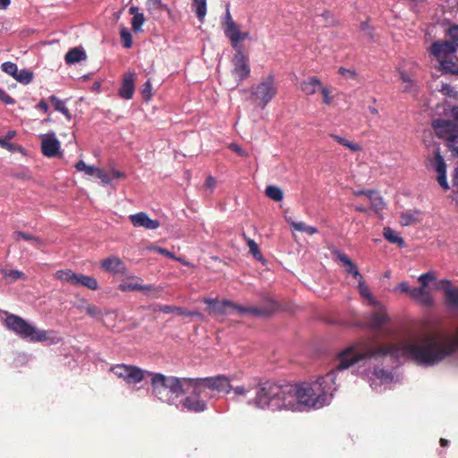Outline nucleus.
<instances>
[{"instance_id": "obj_13", "label": "nucleus", "mask_w": 458, "mask_h": 458, "mask_svg": "<svg viewBox=\"0 0 458 458\" xmlns=\"http://www.w3.org/2000/svg\"><path fill=\"white\" fill-rule=\"evenodd\" d=\"M401 293H405L422 305L428 306L432 303L430 288H399Z\"/></svg>"}, {"instance_id": "obj_5", "label": "nucleus", "mask_w": 458, "mask_h": 458, "mask_svg": "<svg viewBox=\"0 0 458 458\" xmlns=\"http://www.w3.org/2000/svg\"><path fill=\"white\" fill-rule=\"evenodd\" d=\"M359 289L363 301H366L374 308L367 321V327L372 330L380 331L383 326L389 321V317L386 314L385 307L373 297L370 288Z\"/></svg>"}, {"instance_id": "obj_33", "label": "nucleus", "mask_w": 458, "mask_h": 458, "mask_svg": "<svg viewBox=\"0 0 458 458\" xmlns=\"http://www.w3.org/2000/svg\"><path fill=\"white\" fill-rule=\"evenodd\" d=\"M2 275L5 278V284H13L19 278H24L22 272L18 270H2Z\"/></svg>"}, {"instance_id": "obj_11", "label": "nucleus", "mask_w": 458, "mask_h": 458, "mask_svg": "<svg viewBox=\"0 0 458 458\" xmlns=\"http://www.w3.org/2000/svg\"><path fill=\"white\" fill-rule=\"evenodd\" d=\"M248 62V56L243 53V49L237 50L233 58V72L241 81L248 78L250 75V69Z\"/></svg>"}, {"instance_id": "obj_48", "label": "nucleus", "mask_w": 458, "mask_h": 458, "mask_svg": "<svg viewBox=\"0 0 458 458\" xmlns=\"http://www.w3.org/2000/svg\"><path fill=\"white\" fill-rule=\"evenodd\" d=\"M229 148L233 151H234L235 153H237L239 156L241 157H249V154L243 150L238 144L236 143H231L229 145Z\"/></svg>"}, {"instance_id": "obj_19", "label": "nucleus", "mask_w": 458, "mask_h": 458, "mask_svg": "<svg viewBox=\"0 0 458 458\" xmlns=\"http://www.w3.org/2000/svg\"><path fill=\"white\" fill-rule=\"evenodd\" d=\"M435 169L437 173V180L439 183V185L445 190L449 189V185L446 181V165L444 161V158L440 155V153L437 151L435 153Z\"/></svg>"}, {"instance_id": "obj_41", "label": "nucleus", "mask_w": 458, "mask_h": 458, "mask_svg": "<svg viewBox=\"0 0 458 458\" xmlns=\"http://www.w3.org/2000/svg\"><path fill=\"white\" fill-rule=\"evenodd\" d=\"M85 311L92 318H96L98 319L102 318L101 310L92 304H86Z\"/></svg>"}, {"instance_id": "obj_50", "label": "nucleus", "mask_w": 458, "mask_h": 458, "mask_svg": "<svg viewBox=\"0 0 458 458\" xmlns=\"http://www.w3.org/2000/svg\"><path fill=\"white\" fill-rule=\"evenodd\" d=\"M148 249L151 250H155L160 254L165 255L171 259H174V254L164 248L157 247V246H149V247H148Z\"/></svg>"}, {"instance_id": "obj_54", "label": "nucleus", "mask_w": 458, "mask_h": 458, "mask_svg": "<svg viewBox=\"0 0 458 458\" xmlns=\"http://www.w3.org/2000/svg\"><path fill=\"white\" fill-rule=\"evenodd\" d=\"M216 184V181L213 176H208L205 182V188L210 190V191H213L215 186Z\"/></svg>"}, {"instance_id": "obj_22", "label": "nucleus", "mask_w": 458, "mask_h": 458, "mask_svg": "<svg viewBox=\"0 0 458 458\" xmlns=\"http://www.w3.org/2000/svg\"><path fill=\"white\" fill-rule=\"evenodd\" d=\"M337 259L339 261L343 263V265L346 268V272L348 274H351L358 280L359 286H362L363 282L361 281L362 276L360 274L358 267L352 261V259L347 257L344 253L337 252Z\"/></svg>"}, {"instance_id": "obj_51", "label": "nucleus", "mask_w": 458, "mask_h": 458, "mask_svg": "<svg viewBox=\"0 0 458 458\" xmlns=\"http://www.w3.org/2000/svg\"><path fill=\"white\" fill-rule=\"evenodd\" d=\"M0 100L7 105L14 103V100L2 89H0Z\"/></svg>"}, {"instance_id": "obj_37", "label": "nucleus", "mask_w": 458, "mask_h": 458, "mask_svg": "<svg viewBox=\"0 0 458 458\" xmlns=\"http://www.w3.org/2000/svg\"><path fill=\"white\" fill-rule=\"evenodd\" d=\"M2 70L12 77H16L18 67L12 62H5L2 64Z\"/></svg>"}, {"instance_id": "obj_18", "label": "nucleus", "mask_w": 458, "mask_h": 458, "mask_svg": "<svg viewBox=\"0 0 458 458\" xmlns=\"http://www.w3.org/2000/svg\"><path fill=\"white\" fill-rule=\"evenodd\" d=\"M418 282L420 283V286H428L429 284H437V286H452L454 284L446 278L437 281V274L434 270L422 274L418 278Z\"/></svg>"}, {"instance_id": "obj_14", "label": "nucleus", "mask_w": 458, "mask_h": 458, "mask_svg": "<svg viewBox=\"0 0 458 458\" xmlns=\"http://www.w3.org/2000/svg\"><path fill=\"white\" fill-rule=\"evenodd\" d=\"M431 54L439 61L446 59L449 55H453L456 49L450 41H436L431 45Z\"/></svg>"}, {"instance_id": "obj_15", "label": "nucleus", "mask_w": 458, "mask_h": 458, "mask_svg": "<svg viewBox=\"0 0 458 458\" xmlns=\"http://www.w3.org/2000/svg\"><path fill=\"white\" fill-rule=\"evenodd\" d=\"M129 219L134 227H143L147 230H155L160 225L158 220L151 219L145 212L131 215Z\"/></svg>"}, {"instance_id": "obj_46", "label": "nucleus", "mask_w": 458, "mask_h": 458, "mask_svg": "<svg viewBox=\"0 0 458 458\" xmlns=\"http://www.w3.org/2000/svg\"><path fill=\"white\" fill-rule=\"evenodd\" d=\"M448 146L458 156V133L452 134V137H449Z\"/></svg>"}, {"instance_id": "obj_40", "label": "nucleus", "mask_w": 458, "mask_h": 458, "mask_svg": "<svg viewBox=\"0 0 458 458\" xmlns=\"http://www.w3.org/2000/svg\"><path fill=\"white\" fill-rule=\"evenodd\" d=\"M440 63V69L446 72H451L453 73L458 72V70L455 69L456 66L454 63L451 61H446V59L439 60Z\"/></svg>"}, {"instance_id": "obj_4", "label": "nucleus", "mask_w": 458, "mask_h": 458, "mask_svg": "<svg viewBox=\"0 0 458 458\" xmlns=\"http://www.w3.org/2000/svg\"><path fill=\"white\" fill-rule=\"evenodd\" d=\"M4 326L14 334L30 342H46L50 339L48 332L38 330L22 318L6 313Z\"/></svg>"}, {"instance_id": "obj_25", "label": "nucleus", "mask_w": 458, "mask_h": 458, "mask_svg": "<svg viewBox=\"0 0 458 458\" xmlns=\"http://www.w3.org/2000/svg\"><path fill=\"white\" fill-rule=\"evenodd\" d=\"M86 57V53L81 48L74 47L65 55V61L67 64H72L85 60Z\"/></svg>"}, {"instance_id": "obj_53", "label": "nucleus", "mask_w": 458, "mask_h": 458, "mask_svg": "<svg viewBox=\"0 0 458 458\" xmlns=\"http://www.w3.org/2000/svg\"><path fill=\"white\" fill-rule=\"evenodd\" d=\"M374 375L378 378H389L390 373L383 369H375Z\"/></svg>"}, {"instance_id": "obj_7", "label": "nucleus", "mask_w": 458, "mask_h": 458, "mask_svg": "<svg viewBox=\"0 0 458 458\" xmlns=\"http://www.w3.org/2000/svg\"><path fill=\"white\" fill-rule=\"evenodd\" d=\"M205 388H209L216 391H226L227 393H229L231 391V388H233V386L230 384L229 378L224 375L193 378L194 394H202Z\"/></svg>"}, {"instance_id": "obj_3", "label": "nucleus", "mask_w": 458, "mask_h": 458, "mask_svg": "<svg viewBox=\"0 0 458 458\" xmlns=\"http://www.w3.org/2000/svg\"><path fill=\"white\" fill-rule=\"evenodd\" d=\"M203 301L208 305V311L210 314L216 315L237 313L240 315L266 318L280 309L279 304L274 301H268L263 307L242 306L226 299L218 300L217 298H205Z\"/></svg>"}, {"instance_id": "obj_35", "label": "nucleus", "mask_w": 458, "mask_h": 458, "mask_svg": "<svg viewBox=\"0 0 458 458\" xmlns=\"http://www.w3.org/2000/svg\"><path fill=\"white\" fill-rule=\"evenodd\" d=\"M14 79L23 84H29L33 79V72L29 70H21L17 72Z\"/></svg>"}, {"instance_id": "obj_2", "label": "nucleus", "mask_w": 458, "mask_h": 458, "mask_svg": "<svg viewBox=\"0 0 458 458\" xmlns=\"http://www.w3.org/2000/svg\"><path fill=\"white\" fill-rule=\"evenodd\" d=\"M153 394L161 402L175 404L177 399L184 394L193 391V378L166 377L161 373H150Z\"/></svg>"}, {"instance_id": "obj_55", "label": "nucleus", "mask_w": 458, "mask_h": 458, "mask_svg": "<svg viewBox=\"0 0 458 458\" xmlns=\"http://www.w3.org/2000/svg\"><path fill=\"white\" fill-rule=\"evenodd\" d=\"M231 390H233L236 395H244L248 392V390L242 386L233 387Z\"/></svg>"}, {"instance_id": "obj_31", "label": "nucleus", "mask_w": 458, "mask_h": 458, "mask_svg": "<svg viewBox=\"0 0 458 458\" xmlns=\"http://www.w3.org/2000/svg\"><path fill=\"white\" fill-rule=\"evenodd\" d=\"M51 103L55 106V109L61 112L69 121L72 119V114L68 108L65 106L64 102L57 98L55 96L49 98Z\"/></svg>"}, {"instance_id": "obj_62", "label": "nucleus", "mask_w": 458, "mask_h": 458, "mask_svg": "<svg viewBox=\"0 0 458 458\" xmlns=\"http://www.w3.org/2000/svg\"><path fill=\"white\" fill-rule=\"evenodd\" d=\"M38 107L40 108L41 110H43L44 112H47L48 110V106L45 100H41L38 104Z\"/></svg>"}, {"instance_id": "obj_63", "label": "nucleus", "mask_w": 458, "mask_h": 458, "mask_svg": "<svg viewBox=\"0 0 458 458\" xmlns=\"http://www.w3.org/2000/svg\"><path fill=\"white\" fill-rule=\"evenodd\" d=\"M10 3V0H0V9H6L9 6Z\"/></svg>"}, {"instance_id": "obj_16", "label": "nucleus", "mask_w": 458, "mask_h": 458, "mask_svg": "<svg viewBox=\"0 0 458 458\" xmlns=\"http://www.w3.org/2000/svg\"><path fill=\"white\" fill-rule=\"evenodd\" d=\"M433 127L436 133L441 138H445L448 142L452 134H458L456 123L448 120H436L433 122Z\"/></svg>"}, {"instance_id": "obj_23", "label": "nucleus", "mask_w": 458, "mask_h": 458, "mask_svg": "<svg viewBox=\"0 0 458 458\" xmlns=\"http://www.w3.org/2000/svg\"><path fill=\"white\" fill-rule=\"evenodd\" d=\"M157 310L163 313H175L179 316L202 318L199 311H190L183 308L173 305H159Z\"/></svg>"}, {"instance_id": "obj_43", "label": "nucleus", "mask_w": 458, "mask_h": 458, "mask_svg": "<svg viewBox=\"0 0 458 458\" xmlns=\"http://www.w3.org/2000/svg\"><path fill=\"white\" fill-rule=\"evenodd\" d=\"M151 90H152V84H151L150 81L148 80L144 83L143 89L141 90V95L145 101L150 100V98L152 97Z\"/></svg>"}, {"instance_id": "obj_52", "label": "nucleus", "mask_w": 458, "mask_h": 458, "mask_svg": "<svg viewBox=\"0 0 458 458\" xmlns=\"http://www.w3.org/2000/svg\"><path fill=\"white\" fill-rule=\"evenodd\" d=\"M400 78L403 82L407 83V86L405 88L406 90H408L409 88H411L413 86V81L404 72H400Z\"/></svg>"}, {"instance_id": "obj_29", "label": "nucleus", "mask_w": 458, "mask_h": 458, "mask_svg": "<svg viewBox=\"0 0 458 458\" xmlns=\"http://www.w3.org/2000/svg\"><path fill=\"white\" fill-rule=\"evenodd\" d=\"M384 237L391 243H396L400 247L404 245V241L402 237H400L397 233L391 229L390 227L384 228L383 232Z\"/></svg>"}, {"instance_id": "obj_58", "label": "nucleus", "mask_w": 458, "mask_h": 458, "mask_svg": "<svg viewBox=\"0 0 458 458\" xmlns=\"http://www.w3.org/2000/svg\"><path fill=\"white\" fill-rule=\"evenodd\" d=\"M98 167L88 165L84 173L88 175H95Z\"/></svg>"}, {"instance_id": "obj_56", "label": "nucleus", "mask_w": 458, "mask_h": 458, "mask_svg": "<svg viewBox=\"0 0 458 458\" xmlns=\"http://www.w3.org/2000/svg\"><path fill=\"white\" fill-rule=\"evenodd\" d=\"M231 24L235 25L236 23L233 21V20L230 14V12L227 10L225 19V27H230Z\"/></svg>"}, {"instance_id": "obj_27", "label": "nucleus", "mask_w": 458, "mask_h": 458, "mask_svg": "<svg viewBox=\"0 0 458 458\" xmlns=\"http://www.w3.org/2000/svg\"><path fill=\"white\" fill-rule=\"evenodd\" d=\"M290 225L292 229L301 233H305L310 235H313L318 233V229L316 227L308 225L303 222L292 221L290 222Z\"/></svg>"}, {"instance_id": "obj_21", "label": "nucleus", "mask_w": 458, "mask_h": 458, "mask_svg": "<svg viewBox=\"0 0 458 458\" xmlns=\"http://www.w3.org/2000/svg\"><path fill=\"white\" fill-rule=\"evenodd\" d=\"M134 73H127L124 75L119 95L124 99H131L134 93Z\"/></svg>"}, {"instance_id": "obj_28", "label": "nucleus", "mask_w": 458, "mask_h": 458, "mask_svg": "<svg viewBox=\"0 0 458 458\" xmlns=\"http://www.w3.org/2000/svg\"><path fill=\"white\" fill-rule=\"evenodd\" d=\"M265 194L267 198L276 202H279L284 199L283 191L281 188L275 185L267 186L265 190Z\"/></svg>"}, {"instance_id": "obj_32", "label": "nucleus", "mask_w": 458, "mask_h": 458, "mask_svg": "<svg viewBox=\"0 0 458 458\" xmlns=\"http://www.w3.org/2000/svg\"><path fill=\"white\" fill-rule=\"evenodd\" d=\"M192 2L196 15L202 21L207 13V0H192Z\"/></svg>"}, {"instance_id": "obj_49", "label": "nucleus", "mask_w": 458, "mask_h": 458, "mask_svg": "<svg viewBox=\"0 0 458 458\" xmlns=\"http://www.w3.org/2000/svg\"><path fill=\"white\" fill-rule=\"evenodd\" d=\"M95 175L99 178L104 184H109L111 182V179L102 169L98 168Z\"/></svg>"}, {"instance_id": "obj_26", "label": "nucleus", "mask_w": 458, "mask_h": 458, "mask_svg": "<svg viewBox=\"0 0 458 458\" xmlns=\"http://www.w3.org/2000/svg\"><path fill=\"white\" fill-rule=\"evenodd\" d=\"M330 137L334 139L337 143L341 144L344 147H346L352 152H358L362 150V148L359 143L350 141L344 137L336 134H331Z\"/></svg>"}, {"instance_id": "obj_10", "label": "nucleus", "mask_w": 458, "mask_h": 458, "mask_svg": "<svg viewBox=\"0 0 458 458\" xmlns=\"http://www.w3.org/2000/svg\"><path fill=\"white\" fill-rule=\"evenodd\" d=\"M40 149L47 157H62L61 143L54 131L40 135Z\"/></svg>"}, {"instance_id": "obj_17", "label": "nucleus", "mask_w": 458, "mask_h": 458, "mask_svg": "<svg viewBox=\"0 0 458 458\" xmlns=\"http://www.w3.org/2000/svg\"><path fill=\"white\" fill-rule=\"evenodd\" d=\"M100 267L104 271L113 274L123 273L125 269L123 261L116 256H110L101 260Z\"/></svg>"}, {"instance_id": "obj_6", "label": "nucleus", "mask_w": 458, "mask_h": 458, "mask_svg": "<svg viewBox=\"0 0 458 458\" xmlns=\"http://www.w3.org/2000/svg\"><path fill=\"white\" fill-rule=\"evenodd\" d=\"M276 94L277 86L273 74H268L251 89V96L261 108H265Z\"/></svg>"}, {"instance_id": "obj_12", "label": "nucleus", "mask_w": 458, "mask_h": 458, "mask_svg": "<svg viewBox=\"0 0 458 458\" xmlns=\"http://www.w3.org/2000/svg\"><path fill=\"white\" fill-rule=\"evenodd\" d=\"M191 394L180 401L182 409L191 412H201L207 410V403L200 398L201 394H196L190 390Z\"/></svg>"}, {"instance_id": "obj_44", "label": "nucleus", "mask_w": 458, "mask_h": 458, "mask_svg": "<svg viewBox=\"0 0 458 458\" xmlns=\"http://www.w3.org/2000/svg\"><path fill=\"white\" fill-rule=\"evenodd\" d=\"M448 35L451 38V43L456 47H458V26H453L448 30Z\"/></svg>"}, {"instance_id": "obj_9", "label": "nucleus", "mask_w": 458, "mask_h": 458, "mask_svg": "<svg viewBox=\"0 0 458 458\" xmlns=\"http://www.w3.org/2000/svg\"><path fill=\"white\" fill-rule=\"evenodd\" d=\"M55 276L59 283L63 284H68L81 286H97L98 284L94 277L75 274L71 269L59 270L56 272Z\"/></svg>"}, {"instance_id": "obj_64", "label": "nucleus", "mask_w": 458, "mask_h": 458, "mask_svg": "<svg viewBox=\"0 0 458 458\" xmlns=\"http://www.w3.org/2000/svg\"><path fill=\"white\" fill-rule=\"evenodd\" d=\"M453 115L455 119V123H458V106L453 109Z\"/></svg>"}, {"instance_id": "obj_36", "label": "nucleus", "mask_w": 458, "mask_h": 458, "mask_svg": "<svg viewBox=\"0 0 458 458\" xmlns=\"http://www.w3.org/2000/svg\"><path fill=\"white\" fill-rule=\"evenodd\" d=\"M323 97V103L327 106H330L333 103V96L331 94L330 88L326 85H322L319 91Z\"/></svg>"}, {"instance_id": "obj_42", "label": "nucleus", "mask_w": 458, "mask_h": 458, "mask_svg": "<svg viewBox=\"0 0 458 458\" xmlns=\"http://www.w3.org/2000/svg\"><path fill=\"white\" fill-rule=\"evenodd\" d=\"M144 22V16L142 13L134 14L131 21V26L134 31H138L140 30L141 25Z\"/></svg>"}, {"instance_id": "obj_59", "label": "nucleus", "mask_w": 458, "mask_h": 458, "mask_svg": "<svg viewBox=\"0 0 458 458\" xmlns=\"http://www.w3.org/2000/svg\"><path fill=\"white\" fill-rule=\"evenodd\" d=\"M0 146H2L3 148H7L9 150H13V145L12 143H10L6 140L1 139V138H0Z\"/></svg>"}, {"instance_id": "obj_20", "label": "nucleus", "mask_w": 458, "mask_h": 458, "mask_svg": "<svg viewBox=\"0 0 458 458\" xmlns=\"http://www.w3.org/2000/svg\"><path fill=\"white\" fill-rule=\"evenodd\" d=\"M323 83L316 76L308 77L300 83V89L306 96H313L318 93Z\"/></svg>"}, {"instance_id": "obj_45", "label": "nucleus", "mask_w": 458, "mask_h": 458, "mask_svg": "<svg viewBox=\"0 0 458 458\" xmlns=\"http://www.w3.org/2000/svg\"><path fill=\"white\" fill-rule=\"evenodd\" d=\"M400 218V223L405 226L415 224L417 222V219L414 217V216L411 214H402Z\"/></svg>"}, {"instance_id": "obj_60", "label": "nucleus", "mask_w": 458, "mask_h": 458, "mask_svg": "<svg viewBox=\"0 0 458 458\" xmlns=\"http://www.w3.org/2000/svg\"><path fill=\"white\" fill-rule=\"evenodd\" d=\"M87 166L88 165H86L82 160H80L75 164V168L80 172H84Z\"/></svg>"}, {"instance_id": "obj_24", "label": "nucleus", "mask_w": 458, "mask_h": 458, "mask_svg": "<svg viewBox=\"0 0 458 458\" xmlns=\"http://www.w3.org/2000/svg\"><path fill=\"white\" fill-rule=\"evenodd\" d=\"M240 28L237 24H231L230 27H225V34L230 39L232 47L237 51L242 49L239 44Z\"/></svg>"}, {"instance_id": "obj_61", "label": "nucleus", "mask_w": 458, "mask_h": 458, "mask_svg": "<svg viewBox=\"0 0 458 458\" xmlns=\"http://www.w3.org/2000/svg\"><path fill=\"white\" fill-rule=\"evenodd\" d=\"M369 192H373V191H365V190H360V191H353V194L355 196H361V195H365L369 198Z\"/></svg>"}, {"instance_id": "obj_57", "label": "nucleus", "mask_w": 458, "mask_h": 458, "mask_svg": "<svg viewBox=\"0 0 458 458\" xmlns=\"http://www.w3.org/2000/svg\"><path fill=\"white\" fill-rule=\"evenodd\" d=\"M111 174L113 175L114 178H116V179H123L126 177L125 174L123 173V172H120V171H117L115 169H112L110 171Z\"/></svg>"}, {"instance_id": "obj_39", "label": "nucleus", "mask_w": 458, "mask_h": 458, "mask_svg": "<svg viewBox=\"0 0 458 458\" xmlns=\"http://www.w3.org/2000/svg\"><path fill=\"white\" fill-rule=\"evenodd\" d=\"M121 38L123 41V45L125 48L131 47V45H132L131 35L125 28H123L121 30Z\"/></svg>"}, {"instance_id": "obj_47", "label": "nucleus", "mask_w": 458, "mask_h": 458, "mask_svg": "<svg viewBox=\"0 0 458 458\" xmlns=\"http://www.w3.org/2000/svg\"><path fill=\"white\" fill-rule=\"evenodd\" d=\"M338 72L344 77H349L352 79H356L357 77V73L354 70H350L344 67H340Z\"/></svg>"}, {"instance_id": "obj_34", "label": "nucleus", "mask_w": 458, "mask_h": 458, "mask_svg": "<svg viewBox=\"0 0 458 458\" xmlns=\"http://www.w3.org/2000/svg\"><path fill=\"white\" fill-rule=\"evenodd\" d=\"M243 237L246 240L247 245L250 248V252L254 256L257 260H263L261 252L259 251L258 244L251 239L248 238L245 233Z\"/></svg>"}, {"instance_id": "obj_1", "label": "nucleus", "mask_w": 458, "mask_h": 458, "mask_svg": "<svg viewBox=\"0 0 458 458\" xmlns=\"http://www.w3.org/2000/svg\"><path fill=\"white\" fill-rule=\"evenodd\" d=\"M295 388L293 384H277L266 381L256 388L255 397L249 401L257 409L276 411H296Z\"/></svg>"}, {"instance_id": "obj_30", "label": "nucleus", "mask_w": 458, "mask_h": 458, "mask_svg": "<svg viewBox=\"0 0 458 458\" xmlns=\"http://www.w3.org/2000/svg\"><path fill=\"white\" fill-rule=\"evenodd\" d=\"M369 199L370 201L372 208L376 213H378L385 208V202L381 196H379L376 191L369 192Z\"/></svg>"}, {"instance_id": "obj_8", "label": "nucleus", "mask_w": 458, "mask_h": 458, "mask_svg": "<svg viewBox=\"0 0 458 458\" xmlns=\"http://www.w3.org/2000/svg\"><path fill=\"white\" fill-rule=\"evenodd\" d=\"M111 371L130 385H135L141 382L144 379L146 373L148 375L151 373L144 371L137 366L126 364H117L113 366L111 368Z\"/></svg>"}, {"instance_id": "obj_38", "label": "nucleus", "mask_w": 458, "mask_h": 458, "mask_svg": "<svg viewBox=\"0 0 458 458\" xmlns=\"http://www.w3.org/2000/svg\"><path fill=\"white\" fill-rule=\"evenodd\" d=\"M15 236L17 238H21L25 241H31L37 245H39L42 243V241L38 237L33 236V235L26 233L24 232L18 231L15 233Z\"/></svg>"}]
</instances>
